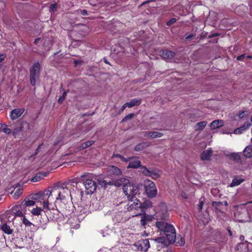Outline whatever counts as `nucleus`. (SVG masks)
<instances>
[{
    "mask_svg": "<svg viewBox=\"0 0 252 252\" xmlns=\"http://www.w3.org/2000/svg\"><path fill=\"white\" fill-rule=\"evenodd\" d=\"M42 174V178H43L44 177H46L49 174L48 172H40Z\"/></svg>",
    "mask_w": 252,
    "mask_h": 252,
    "instance_id": "nucleus-56",
    "label": "nucleus"
},
{
    "mask_svg": "<svg viewBox=\"0 0 252 252\" xmlns=\"http://www.w3.org/2000/svg\"><path fill=\"white\" fill-rule=\"evenodd\" d=\"M224 125V122L221 120H216L213 121L210 126L213 129L220 128L222 126Z\"/></svg>",
    "mask_w": 252,
    "mask_h": 252,
    "instance_id": "nucleus-20",
    "label": "nucleus"
},
{
    "mask_svg": "<svg viewBox=\"0 0 252 252\" xmlns=\"http://www.w3.org/2000/svg\"><path fill=\"white\" fill-rule=\"evenodd\" d=\"M136 246H138V247H140V250L141 251H147L148 248H150V243L147 239L144 240L142 241L140 243H137V244H136ZM138 250H139V248H138Z\"/></svg>",
    "mask_w": 252,
    "mask_h": 252,
    "instance_id": "nucleus-18",
    "label": "nucleus"
},
{
    "mask_svg": "<svg viewBox=\"0 0 252 252\" xmlns=\"http://www.w3.org/2000/svg\"><path fill=\"white\" fill-rule=\"evenodd\" d=\"M42 209L41 208L36 207L35 208H33L32 211L31 213L34 216H39L41 215V212Z\"/></svg>",
    "mask_w": 252,
    "mask_h": 252,
    "instance_id": "nucleus-36",
    "label": "nucleus"
},
{
    "mask_svg": "<svg viewBox=\"0 0 252 252\" xmlns=\"http://www.w3.org/2000/svg\"><path fill=\"white\" fill-rule=\"evenodd\" d=\"M213 154V151L211 149L204 151L200 156V158L202 160H209Z\"/></svg>",
    "mask_w": 252,
    "mask_h": 252,
    "instance_id": "nucleus-15",
    "label": "nucleus"
},
{
    "mask_svg": "<svg viewBox=\"0 0 252 252\" xmlns=\"http://www.w3.org/2000/svg\"><path fill=\"white\" fill-rule=\"evenodd\" d=\"M147 146L146 143H141L136 145L134 150L136 151H140L144 150Z\"/></svg>",
    "mask_w": 252,
    "mask_h": 252,
    "instance_id": "nucleus-34",
    "label": "nucleus"
},
{
    "mask_svg": "<svg viewBox=\"0 0 252 252\" xmlns=\"http://www.w3.org/2000/svg\"><path fill=\"white\" fill-rule=\"evenodd\" d=\"M42 145H43V143H42V144H41L40 145H39L38 148L35 150V152L34 155H37L38 154V153L39 152V149L40 148V147H41V146Z\"/></svg>",
    "mask_w": 252,
    "mask_h": 252,
    "instance_id": "nucleus-55",
    "label": "nucleus"
},
{
    "mask_svg": "<svg viewBox=\"0 0 252 252\" xmlns=\"http://www.w3.org/2000/svg\"><path fill=\"white\" fill-rule=\"evenodd\" d=\"M141 102V99H137V98H134L131 99L129 102H126V105H127L128 107L131 108L133 106H138L140 105Z\"/></svg>",
    "mask_w": 252,
    "mask_h": 252,
    "instance_id": "nucleus-23",
    "label": "nucleus"
},
{
    "mask_svg": "<svg viewBox=\"0 0 252 252\" xmlns=\"http://www.w3.org/2000/svg\"><path fill=\"white\" fill-rule=\"evenodd\" d=\"M4 126H7L6 125L0 123V129L3 127Z\"/></svg>",
    "mask_w": 252,
    "mask_h": 252,
    "instance_id": "nucleus-61",
    "label": "nucleus"
},
{
    "mask_svg": "<svg viewBox=\"0 0 252 252\" xmlns=\"http://www.w3.org/2000/svg\"><path fill=\"white\" fill-rule=\"evenodd\" d=\"M176 21L177 20L176 18H173L166 23V25L168 26H170L171 25L175 23L176 22Z\"/></svg>",
    "mask_w": 252,
    "mask_h": 252,
    "instance_id": "nucleus-47",
    "label": "nucleus"
},
{
    "mask_svg": "<svg viewBox=\"0 0 252 252\" xmlns=\"http://www.w3.org/2000/svg\"><path fill=\"white\" fill-rule=\"evenodd\" d=\"M141 171L145 176L151 177L153 179H156L160 176V172L158 170L148 169L145 166L141 167Z\"/></svg>",
    "mask_w": 252,
    "mask_h": 252,
    "instance_id": "nucleus-9",
    "label": "nucleus"
},
{
    "mask_svg": "<svg viewBox=\"0 0 252 252\" xmlns=\"http://www.w3.org/2000/svg\"><path fill=\"white\" fill-rule=\"evenodd\" d=\"M43 179L42 174L40 173H37L32 179V181L33 182H36Z\"/></svg>",
    "mask_w": 252,
    "mask_h": 252,
    "instance_id": "nucleus-38",
    "label": "nucleus"
},
{
    "mask_svg": "<svg viewBox=\"0 0 252 252\" xmlns=\"http://www.w3.org/2000/svg\"><path fill=\"white\" fill-rule=\"evenodd\" d=\"M67 92H68V91L64 92L63 93L62 96L60 97V98L58 99V103H59L62 104L63 102V101L65 99V97L66 96V94H67Z\"/></svg>",
    "mask_w": 252,
    "mask_h": 252,
    "instance_id": "nucleus-44",
    "label": "nucleus"
},
{
    "mask_svg": "<svg viewBox=\"0 0 252 252\" xmlns=\"http://www.w3.org/2000/svg\"><path fill=\"white\" fill-rule=\"evenodd\" d=\"M178 243L179 244V245L180 246H183L185 244V239L183 238H181V239H180V240L178 242Z\"/></svg>",
    "mask_w": 252,
    "mask_h": 252,
    "instance_id": "nucleus-53",
    "label": "nucleus"
},
{
    "mask_svg": "<svg viewBox=\"0 0 252 252\" xmlns=\"http://www.w3.org/2000/svg\"><path fill=\"white\" fill-rule=\"evenodd\" d=\"M154 240L158 243L166 244L167 243L166 240H167V237H158L157 238L155 239Z\"/></svg>",
    "mask_w": 252,
    "mask_h": 252,
    "instance_id": "nucleus-37",
    "label": "nucleus"
},
{
    "mask_svg": "<svg viewBox=\"0 0 252 252\" xmlns=\"http://www.w3.org/2000/svg\"><path fill=\"white\" fill-rule=\"evenodd\" d=\"M167 223L165 221H157L156 223L157 227L161 231H163L167 226Z\"/></svg>",
    "mask_w": 252,
    "mask_h": 252,
    "instance_id": "nucleus-28",
    "label": "nucleus"
},
{
    "mask_svg": "<svg viewBox=\"0 0 252 252\" xmlns=\"http://www.w3.org/2000/svg\"><path fill=\"white\" fill-rule=\"evenodd\" d=\"M41 66L39 62L34 63L30 69L31 84L33 86L39 79Z\"/></svg>",
    "mask_w": 252,
    "mask_h": 252,
    "instance_id": "nucleus-3",
    "label": "nucleus"
},
{
    "mask_svg": "<svg viewBox=\"0 0 252 252\" xmlns=\"http://www.w3.org/2000/svg\"><path fill=\"white\" fill-rule=\"evenodd\" d=\"M104 62L107 64H109V63L106 60V59H104Z\"/></svg>",
    "mask_w": 252,
    "mask_h": 252,
    "instance_id": "nucleus-64",
    "label": "nucleus"
},
{
    "mask_svg": "<svg viewBox=\"0 0 252 252\" xmlns=\"http://www.w3.org/2000/svg\"><path fill=\"white\" fill-rule=\"evenodd\" d=\"M108 172L110 175H119L122 173L121 170L117 167L111 165L108 168Z\"/></svg>",
    "mask_w": 252,
    "mask_h": 252,
    "instance_id": "nucleus-21",
    "label": "nucleus"
},
{
    "mask_svg": "<svg viewBox=\"0 0 252 252\" xmlns=\"http://www.w3.org/2000/svg\"><path fill=\"white\" fill-rule=\"evenodd\" d=\"M24 202H25L26 205H27V207L33 206L35 203V201L32 199V200H25V201H24Z\"/></svg>",
    "mask_w": 252,
    "mask_h": 252,
    "instance_id": "nucleus-43",
    "label": "nucleus"
},
{
    "mask_svg": "<svg viewBox=\"0 0 252 252\" xmlns=\"http://www.w3.org/2000/svg\"><path fill=\"white\" fill-rule=\"evenodd\" d=\"M140 223L144 227L148 223L147 221L143 217V216H142V217L141 218V219L140 220Z\"/></svg>",
    "mask_w": 252,
    "mask_h": 252,
    "instance_id": "nucleus-48",
    "label": "nucleus"
},
{
    "mask_svg": "<svg viewBox=\"0 0 252 252\" xmlns=\"http://www.w3.org/2000/svg\"><path fill=\"white\" fill-rule=\"evenodd\" d=\"M144 214V215L143 216L145 219L148 223L151 222L153 220L154 218L153 216L146 215L145 213Z\"/></svg>",
    "mask_w": 252,
    "mask_h": 252,
    "instance_id": "nucleus-45",
    "label": "nucleus"
},
{
    "mask_svg": "<svg viewBox=\"0 0 252 252\" xmlns=\"http://www.w3.org/2000/svg\"><path fill=\"white\" fill-rule=\"evenodd\" d=\"M43 191H40L32 195V199L37 202L41 203V198Z\"/></svg>",
    "mask_w": 252,
    "mask_h": 252,
    "instance_id": "nucleus-27",
    "label": "nucleus"
},
{
    "mask_svg": "<svg viewBox=\"0 0 252 252\" xmlns=\"http://www.w3.org/2000/svg\"><path fill=\"white\" fill-rule=\"evenodd\" d=\"M77 12L84 16L88 15V11L86 9H78Z\"/></svg>",
    "mask_w": 252,
    "mask_h": 252,
    "instance_id": "nucleus-46",
    "label": "nucleus"
},
{
    "mask_svg": "<svg viewBox=\"0 0 252 252\" xmlns=\"http://www.w3.org/2000/svg\"><path fill=\"white\" fill-rule=\"evenodd\" d=\"M123 189L124 193L127 196L128 200L131 202H132L134 199L137 198L136 195L140 194L138 187L131 185L130 183L123 187Z\"/></svg>",
    "mask_w": 252,
    "mask_h": 252,
    "instance_id": "nucleus-4",
    "label": "nucleus"
},
{
    "mask_svg": "<svg viewBox=\"0 0 252 252\" xmlns=\"http://www.w3.org/2000/svg\"><path fill=\"white\" fill-rule=\"evenodd\" d=\"M1 230L5 234L10 235L12 234L13 229L12 228V224L10 222H2L0 225Z\"/></svg>",
    "mask_w": 252,
    "mask_h": 252,
    "instance_id": "nucleus-12",
    "label": "nucleus"
},
{
    "mask_svg": "<svg viewBox=\"0 0 252 252\" xmlns=\"http://www.w3.org/2000/svg\"><path fill=\"white\" fill-rule=\"evenodd\" d=\"M25 125L29 126V125L27 122H23L21 124V126H20L19 128H16L14 129V130L13 131V134H15L20 131H23V127L24 125Z\"/></svg>",
    "mask_w": 252,
    "mask_h": 252,
    "instance_id": "nucleus-39",
    "label": "nucleus"
},
{
    "mask_svg": "<svg viewBox=\"0 0 252 252\" xmlns=\"http://www.w3.org/2000/svg\"><path fill=\"white\" fill-rule=\"evenodd\" d=\"M243 154L246 158H252V145L247 146L243 151Z\"/></svg>",
    "mask_w": 252,
    "mask_h": 252,
    "instance_id": "nucleus-22",
    "label": "nucleus"
},
{
    "mask_svg": "<svg viewBox=\"0 0 252 252\" xmlns=\"http://www.w3.org/2000/svg\"><path fill=\"white\" fill-rule=\"evenodd\" d=\"M204 205V200H200L199 204L198 205V209L199 210H201Z\"/></svg>",
    "mask_w": 252,
    "mask_h": 252,
    "instance_id": "nucleus-52",
    "label": "nucleus"
},
{
    "mask_svg": "<svg viewBox=\"0 0 252 252\" xmlns=\"http://www.w3.org/2000/svg\"><path fill=\"white\" fill-rule=\"evenodd\" d=\"M212 205L215 208L216 211L217 212H221L222 207L223 203L220 201H213L212 202Z\"/></svg>",
    "mask_w": 252,
    "mask_h": 252,
    "instance_id": "nucleus-25",
    "label": "nucleus"
},
{
    "mask_svg": "<svg viewBox=\"0 0 252 252\" xmlns=\"http://www.w3.org/2000/svg\"><path fill=\"white\" fill-rule=\"evenodd\" d=\"M246 58L245 54H242L237 58V60L238 61H244Z\"/></svg>",
    "mask_w": 252,
    "mask_h": 252,
    "instance_id": "nucleus-51",
    "label": "nucleus"
},
{
    "mask_svg": "<svg viewBox=\"0 0 252 252\" xmlns=\"http://www.w3.org/2000/svg\"><path fill=\"white\" fill-rule=\"evenodd\" d=\"M18 208L21 210V211L24 213V214H27V206L26 205L24 202H22L19 205H16V208Z\"/></svg>",
    "mask_w": 252,
    "mask_h": 252,
    "instance_id": "nucleus-33",
    "label": "nucleus"
},
{
    "mask_svg": "<svg viewBox=\"0 0 252 252\" xmlns=\"http://www.w3.org/2000/svg\"><path fill=\"white\" fill-rule=\"evenodd\" d=\"M5 58V55H4L3 54H0V62H2L4 60Z\"/></svg>",
    "mask_w": 252,
    "mask_h": 252,
    "instance_id": "nucleus-57",
    "label": "nucleus"
},
{
    "mask_svg": "<svg viewBox=\"0 0 252 252\" xmlns=\"http://www.w3.org/2000/svg\"><path fill=\"white\" fill-rule=\"evenodd\" d=\"M39 40H40V38H36L34 40V43L35 44H37Z\"/></svg>",
    "mask_w": 252,
    "mask_h": 252,
    "instance_id": "nucleus-62",
    "label": "nucleus"
},
{
    "mask_svg": "<svg viewBox=\"0 0 252 252\" xmlns=\"http://www.w3.org/2000/svg\"><path fill=\"white\" fill-rule=\"evenodd\" d=\"M88 173L82 175L80 182L83 183L85 188L86 193L87 194H92L96 190L97 185L95 182L88 177Z\"/></svg>",
    "mask_w": 252,
    "mask_h": 252,
    "instance_id": "nucleus-2",
    "label": "nucleus"
},
{
    "mask_svg": "<svg viewBox=\"0 0 252 252\" xmlns=\"http://www.w3.org/2000/svg\"><path fill=\"white\" fill-rule=\"evenodd\" d=\"M194 37V35L192 34H190L188 36H187L186 37V39H191L192 38H193Z\"/></svg>",
    "mask_w": 252,
    "mask_h": 252,
    "instance_id": "nucleus-59",
    "label": "nucleus"
},
{
    "mask_svg": "<svg viewBox=\"0 0 252 252\" xmlns=\"http://www.w3.org/2000/svg\"><path fill=\"white\" fill-rule=\"evenodd\" d=\"M229 156L233 160L238 163H241L242 160L240 156L238 153H231Z\"/></svg>",
    "mask_w": 252,
    "mask_h": 252,
    "instance_id": "nucleus-26",
    "label": "nucleus"
},
{
    "mask_svg": "<svg viewBox=\"0 0 252 252\" xmlns=\"http://www.w3.org/2000/svg\"><path fill=\"white\" fill-rule=\"evenodd\" d=\"M94 141L91 140L87 142H86L85 143H83L81 146H80L78 148L79 150L85 149L90 146L92 145L94 143Z\"/></svg>",
    "mask_w": 252,
    "mask_h": 252,
    "instance_id": "nucleus-32",
    "label": "nucleus"
},
{
    "mask_svg": "<svg viewBox=\"0 0 252 252\" xmlns=\"http://www.w3.org/2000/svg\"><path fill=\"white\" fill-rule=\"evenodd\" d=\"M148 184L145 186V191L148 197L153 198L157 194V190L154 183L151 181H148Z\"/></svg>",
    "mask_w": 252,
    "mask_h": 252,
    "instance_id": "nucleus-8",
    "label": "nucleus"
},
{
    "mask_svg": "<svg viewBox=\"0 0 252 252\" xmlns=\"http://www.w3.org/2000/svg\"><path fill=\"white\" fill-rule=\"evenodd\" d=\"M25 109L24 108H17L12 110L11 112L10 118L11 120H14L20 117L24 113Z\"/></svg>",
    "mask_w": 252,
    "mask_h": 252,
    "instance_id": "nucleus-14",
    "label": "nucleus"
},
{
    "mask_svg": "<svg viewBox=\"0 0 252 252\" xmlns=\"http://www.w3.org/2000/svg\"><path fill=\"white\" fill-rule=\"evenodd\" d=\"M160 210L157 213V217L163 220H167L168 214L167 213V205L165 203H162L159 205Z\"/></svg>",
    "mask_w": 252,
    "mask_h": 252,
    "instance_id": "nucleus-10",
    "label": "nucleus"
},
{
    "mask_svg": "<svg viewBox=\"0 0 252 252\" xmlns=\"http://www.w3.org/2000/svg\"><path fill=\"white\" fill-rule=\"evenodd\" d=\"M142 134L145 137H149L151 139L159 138L163 135L162 133L158 131H144Z\"/></svg>",
    "mask_w": 252,
    "mask_h": 252,
    "instance_id": "nucleus-13",
    "label": "nucleus"
},
{
    "mask_svg": "<svg viewBox=\"0 0 252 252\" xmlns=\"http://www.w3.org/2000/svg\"><path fill=\"white\" fill-rule=\"evenodd\" d=\"M45 220H43V222H42L41 220L40 221V222L42 223H44L45 224H46L48 222V219L47 217H45Z\"/></svg>",
    "mask_w": 252,
    "mask_h": 252,
    "instance_id": "nucleus-60",
    "label": "nucleus"
},
{
    "mask_svg": "<svg viewBox=\"0 0 252 252\" xmlns=\"http://www.w3.org/2000/svg\"><path fill=\"white\" fill-rule=\"evenodd\" d=\"M68 184H63L60 186L54 187L52 189L53 195L54 199H56V202L60 200L63 201L69 196H71V193L66 185Z\"/></svg>",
    "mask_w": 252,
    "mask_h": 252,
    "instance_id": "nucleus-1",
    "label": "nucleus"
},
{
    "mask_svg": "<svg viewBox=\"0 0 252 252\" xmlns=\"http://www.w3.org/2000/svg\"><path fill=\"white\" fill-rule=\"evenodd\" d=\"M160 56L164 59H171L175 56V53L171 51L163 50L161 51Z\"/></svg>",
    "mask_w": 252,
    "mask_h": 252,
    "instance_id": "nucleus-16",
    "label": "nucleus"
},
{
    "mask_svg": "<svg viewBox=\"0 0 252 252\" xmlns=\"http://www.w3.org/2000/svg\"><path fill=\"white\" fill-rule=\"evenodd\" d=\"M54 200L53 195L52 189H48L45 190L42 192L41 203V204L43 206V209H47L49 210V205Z\"/></svg>",
    "mask_w": 252,
    "mask_h": 252,
    "instance_id": "nucleus-5",
    "label": "nucleus"
},
{
    "mask_svg": "<svg viewBox=\"0 0 252 252\" xmlns=\"http://www.w3.org/2000/svg\"><path fill=\"white\" fill-rule=\"evenodd\" d=\"M102 183L105 186H106L107 185H114L115 186L118 187L123 186V187L126 185H127L129 183V181L127 178L121 177L116 181H111L109 183L107 182V181L105 180H103L102 181Z\"/></svg>",
    "mask_w": 252,
    "mask_h": 252,
    "instance_id": "nucleus-7",
    "label": "nucleus"
},
{
    "mask_svg": "<svg viewBox=\"0 0 252 252\" xmlns=\"http://www.w3.org/2000/svg\"><path fill=\"white\" fill-rule=\"evenodd\" d=\"M251 124L248 122L245 123L242 126L235 129L234 131L235 134H240L243 133L244 131L248 129L251 126Z\"/></svg>",
    "mask_w": 252,
    "mask_h": 252,
    "instance_id": "nucleus-17",
    "label": "nucleus"
},
{
    "mask_svg": "<svg viewBox=\"0 0 252 252\" xmlns=\"http://www.w3.org/2000/svg\"><path fill=\"white\" fill-rule=\"evenodd\" d=\"M152 207V202L150 201H146L144 203H142L141 213H134L135 216H138L142 215L145 213V209L151 208Z\"/></svg>",
    "mask_w": 252,
    "mask_h": 252,
    "instance_id": "nucleus-19",
    "label": "nucleus"
},
{
    "mask_svg": "<svg viewBox=\"0 0 252 252\" xmlns=\"http://www.w3.org/2000/svg\"><path fill=\"white\" fill-rule=\"evenodd\" d=\"M166 236L167 241L169 243H174L175 241V230L173 226L167 223L162 231Z\"/></svg>",
    "mask_w": 252,
    "mask_h": 252,
    "instance_id": "nucleus-6",
    "label": "nucleus"
},
{
    "mask_svg": "<svg viewBox=\"0 0 252 252\" xmlns=\"http://www.w3.org/2000/svg\"><path fill=\"white\" fill-rule=\"evenodd\" d=\"M23 223L26 226L30 227L32 225L34 226V225L31 222L28 220H27L25 217H24L22 219Z\"/></svg>",
    "mask_w": 252,
    "mask_h": 252,
    "instance_id": "nucleus-40",
    "label": "nucleus"
},
{
    "mask_svg": "<svg viewBox=\"0 0 252 252\" xmlns=\"http://www.w3.org/2000/svg\"><path fill=\"white\" fill-rule=\"evenodd\" d=\"M127 107V105H126V103H125L123 105V106L121 108V112H123L125 109Z\"/></svg>",
    "mask_w": 252,
    "mask_h": 252,
    "instance_id": "nucleus-58",
    "label": "nucleus"
},
{
    "mask_svg": "<svg viewBox=\"0 0 252 252\" xmlns=\"http://www.w3.org/2000/svg\"><path fill=\"white\" fill-rule=\"evenodd\" d=\"M142 166L141 165V161L139 160H133L130 161L127 166V168H137L139 167L140 168Z\"/></svg>",
    "mask_w": 252,
    "mask_h": 252,
    "instance_id": "nucleus-24",
    "label": "nucleus"
},
{
    "mask_svg": "<svg viewBox=\"0 0 252 252\" xmlns=\"http://www.w3.org/2000/svg\"><path fill=\"white\" fill-rule=\"evenodd\" d=\"M246 112L245 111H241L238 115V117L240 119H242L244 117V114Z\"/></svg>",
    "mask_w": 252,
    "mask_h": 252,
    "instance_id": "nucleus-54",
    "label": "nucleus"
},
{
    "mask_svg": "<svg viewBox=\"0 0 252 252\" xmlns=\"http://www.w3.org/2000/svg\"><path fill=\"white\" fill-rule=\"evenodd\" d=\"M57 5L56 3L52 4L50 6V9L53 11H56L57 9Z\"/></svg>",
    "mask_w": 252,
    "mask_h": 252,
    "instance_id": "nucleus-50",
    "label": "nucleus"
},
{
    "mask_svg": "<svg viewBox=\"0 0 252 252\" xmlns=\"http://www.w3.org/2000/svg\"><path fill=\"white\" fill-rule=\"evenodd\" d=\"M207 122L206 121H202L198 123L196 126V129L201 130H202L206 126Z\"/></svg>",
    "mask_w": 252,
    "mask_h": 252,
    "instance_id": "nucleus-35",
    "label": "nucleus"
},
{
    "mask_svg": "<svg viewBox=\"0 0 252 252\" xmlns=\"http://www.w3.org/2000/svg\"><path fill=\"white\" fill-rule=\"evenodd\" d=\"M12 211L17 217H24V213L21 211V210L18 208H16V205L12 208Z\"/></svg>",
    "mask_w": 252,
    "mask_h": 252,
    "instance_id": "nucleus-31",
    "label": "nucleus"
},
{
    "mask_svg": "<svg viewBox=\"0 0 252 252\" xmlns=\"http://www.w3.org/2000/svg\"><path fill=\"white\" fill-rule=\"evenodd\" d=\"M127 206L128 211L136 210L139 211L138 213H141L142 203L137 198L134 199L132 202H129Z\"/></svg>",
    "mask_w": 252,
    "mask_h": 252,
    "instance_id": "nucleus-11",
    "label": "nucleus"
},
{
    "mask_svg": "<svg viewBox=\"0 0 252 252\" xmlns=\"http://www.w3.org/2000/svg\"><path fill=\"white\" fill-rule=\"evenodd\" d=\"M227 230H228L229 235L230 236H232V233L231 231L229 229H228Z\"/></svg>",
    "mask_w": 252,
    "mask_h": 252,
    "instance_id": "nucleus-63",
    "label": "nucleus"
},
{
    "mask_svg": "<svg viewBox=\"0 0 252 252\" xmlns=\"http://www.w3.org/2000/svg\"><path fill=\"white\" fill-rule=\"evenodd\" d=\"M244 181V179H237L235 178L232 180V182L231 183L230 185V187H234L235 186H237L239 185H240L243 181Z\"/></svg>",
    "mask_w": 252,
    "mask_h": 252,
    "instance_id": "nucleus-29",
    "label": "nucleus"
},
{
    "mask_svg": "<svg viewBox=\"0 0 252 252\" xmlns=\"http://www.w3.org/2000/svg\"><path fill=\"white\" fill-rule=\"evenodd\" d=\"M133 117H134L133 113L129 114L126 115V116H125L124 117V118L123 119V120H122V122L123 123L124 122L127 121V120H131Z\"/></svg>",
    "mask_w": 252,
    "mask_h": 252,
    "instance_id": "nucleus-42",
    "label": "nucleus"
},
{
    "mask_svg": "<svg viewBox=\"0 0 252 252\" xmlns=\"http://www.w3.org/2000/svg\"><path fill=\"white\" fill-rule=\"evenodd\" d=\"M23 193V189L19 188L17 189L15 191H12L11 194H13V197L15 199H17Z\"/></svg>",
    "mask_w": 252,
    "mask_h": 252,
    "instance_id": "nucleus-30",
    "label": "nucleus"
},
{
    "mask_svg": "<svg viewBox=\"0 0 252 252\" xmlns=\"http://www.w3.org/2000/svg\"><path fill=\"white\" fill-rule=\"evenodd\" d=\"M4 127H3L2 130L4 133L8 134H9L11 133V130L10 128H7L6 126H4Z\"/></svg>",
    "mask_w": 252,
    "mask_h": 252,
    "instance_id": "nucleus-49",
    "label": "nucleus"
},
{
    "mask_svg": "<svg viewBox=\"0 0 252 252\" xmlns=\"http://www.w3.org/2000/svg\"><path fill=\"white\" fill-rule=\"evenodd\" d=\"M113 157H117V158H119L121 159V160L124 162H127L128 161H129L130 159V158H124V157H123L122 156H121V155L120 154H116V155H114L113 156Z\"/></svg>",
    "mask_w": 252,
    "mask_h": 252,
    "instance_id": "nucleus-41",
    "label": "nucleus"
}]
</instances>
